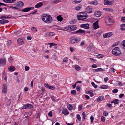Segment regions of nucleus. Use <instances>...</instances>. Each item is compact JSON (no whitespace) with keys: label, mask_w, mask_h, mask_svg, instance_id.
Here are the masks:
<instances>
[{"label":"nucleus","mask_w":125,"mask_h":125,"mask_svg":"<svg viewBox=\"0 0 125 125\" xmlns=\"http://www.w3.org/2000/svg\"><path fill=\"white\" fill-rule=\"evenodd\" d=\"M85 43V42L84 41H83L80 43V45L81 46H83L84 45Z\"/></svg>","instance_id":"63"},{"label":"nucleus","mask_w":125,"mask_h":125,"mask_svg":"<svg viewBox=\"0 0 125 125\" xmlns=\"http://www.w3.org/2000/svg\"><path fill=\"white\" fill-rule=\"evenodd\" d=\"M24 5L22 1H19L14 4V5L15 6L18 7L19 8L23 7Z\"/></svg>","instance_id":"8"},{"label":"nucleus","mask_w":125,"mask_h":125,"mask_svg":"<svg viewBox=\"0 0 125 125\" xmlns=\"http://www.w3.org/2000/svg\"><path fill=\"white\" fill-rule=\"evenodd\" d=\"M6 60L5 58H1L0 59V64L1 66H4L6 65Z\"/></svg>","instance_id":"9"},{"label":"nucleus","mask_w":125,"mask_h":125,"mask_svg":"<svg viewBox=\"0 0 125 125\" xmlns=\"http://www.w3.org/2000/svg\"><path fill=\"white\" fill-rule=\"evenodd\" d=\"M43 5V3L42 2L38 3L35 5V7L36 8H38L41 7Z\"/></svg>","instance_id":"20"},{"label":"nucleus","mask_w":125,"mask_h":125,"mask_svg":"<svg viewBox=\"0 0 125 125\" xmlns=\"http://www.w3.org/2000/svg\"><path fill=\"white\" fill-rule=\"evenodd\" d=\"M44 85L45 87L48 88L49 85L47 83H44Z\"/></svg>","instance_id":"58"},{"label":"nucleus","mask_w":125,"mask_h":125,"mask_svg":"<svg viewBox=\"0 0 125 125\" xmlns=\"http://www.w3.org/2000/svg\"><path fill=\"white\" fill-rule=\"evenodd\" d=\"M118 90L117 89H115L113 90L112 91L113 93H115L118 92Z\"/></svg>","instance_id":"50"},{"label":"nucleus","mask_w":125,"mask_h":125,"mask_svg":"<svg viewBox=\"0 0 125 125\" xmlns=\"http://www.w3.org/2000/svg\"><path fill=\"white\" fill-rule=\"evenodd\" d=\"M75 69L77 71H79L80 70V67L78 65H75Z\"/></svg>","instance_id":"32"},{"label":"nucleus","mask_w":125,"mask_h":125,"mask_svg":"<svg viewBox=\"0 0 125 125\" xmlns=\"http://www.w3.org/2000/svg\"><path fill=\"white\" fill-rule=\"evenodd\" d=\"M91 84L95 88H96L97 87V85L96 84H95L94 82H92L91 83Z\"/></svg>","instance_id":"37"},{"label":"nucleus","mask_w":125,"mask_h":125,"mask_svg":"<svg viewBox=\"0 0 125 125\" xmlns=\"http://www.w3.org/2000/svg\"><path fill=\"white\" fill-rule=\"evenodd\" d=\"M123 48L125 50V40H124L123 41Z\"/></svg>","instance_id":"40"},{"label":"nucleus","mask_w":125,"mask_h":125,"mask_svg":"<svg viewBox=\"0 0 125 125\" xmlns=\"http://www.w3.org/2000/svg\"><path fill=\"white\" fill-rule=\"evenodd\" d=\"M81 14L78 15L77 16V17L78 20H80L86 19L88 15L85 13H81Z\"/></svg>","instance_id":"5"},{"label":"nucleus","mask_w":125,"mask_h":125,"mask_svg":"<svg viewBox=\"0 0 125 125\" xmlns=\"http://www.w3.org/2000/svg\"><path fill=\"white\" fill-rule=\"evenodd\" d=\"M101 120L102 122H104L105 121V118L103 116H102L101 117Z\"/></svg>","instance_id":"45"},{"label":"nucleus","mask_w":125,"mask_h":125,"mask_svg":"<svg viewBox=\"0 0 125 125\" xmlns=\"http://www.w3.org/2000/svg\"><path fill=\"white\" fill-rule=\"evenodd\" d=\"M76 118L79 121H80L81 119V117L79 115H76Z\"/></svg>","instance_id":"44"},{"label":"nucleus","mask_w":125,"mask_h":125,"mask_svg":"<svg viewBox=\"0 0 125 125\" xmlns=\"http://www.w3.org/2000/svg\"><path fill=\"white\" fill-rule=\"evenodd\" d=\"M105 21L106 24L108 25H110L112 24L113 19L111 16H107L105 18Z\"/></svg>","instance_id":"3"},{"label":"nucleus","mask_w":125,"mask_h":125,"mask_svg":"<svg viewBox=\"0 0 125 125\" xmlns=\"http://www.w3.org/2000/svg\"><path fill=\"white\" fill-rule=\"evenodd\" d=\"M31 9V8L30 7L27 8L22 10V11L25 12H26L30 11Z\"/></svg>","instance_id":"25"},{"label":"nucleus","mask_w":125,"mask_h":125,"mask_svg":"<svg viewBox=\"0 0 125 125\" xmlns=\"http://www.w3.org/2000/svg\"><path fill=\"white\" fill-rule=\"evenodd\" d=\"M82 0H74V2L75 3H78L80 2Z\"/></svg>","instance_id":"49"},{"label":"nucleus","mask_w":125,"mask_h":125,"mask_svg":"<svg viewBox=\"0 0 125 125\" xmlns=\"http://www.w3.org/2000/svg\"><path fill=\"white\" fill-rule=\"evenodd\" d=\"M121 20L122 21L125 22V17L122 18Z\"/></svg>","instance_id":"59"},{"label":"nucleus","mask_w":125,"mask_h":125,"mask_svg":"<svg viewBox=\"0 0 125 125\" xmlns=\"http://www.w3.org/2000/svg\"><path fill=\"white\" fill-rule=\"evenodd\" d=\"M92 67L93 68H96L97 67V66L96 64H94L92 65Z\"/></svg>","instance_id":"55"},{"label":"nucleus","mask_w":125,"mask_h":125,"mask_svg":"<svg viewBox=\"0 0 125 125\" xmlns=\"http://www.w3.org/2000/svg\"><path fill=\"white\" fill-rule=\"evenodd\" d=\"M85 32V31L81 29H79L78 30L73 32V34H83Z\"/></svg>","instance_id":"10"},{"label":"nucleus","mask_w":125,"mask_h":125,"mask_svg":"<svg viewBox=\"0 0 125 125\" xmlns=\"http://www.w3.org/2000/svg\"><path fill=\"white\" fill-rule=\"evenodd\" d=\"M120 30L122 31L125 30V24H122L120 25Z\"/></svg>","instance_id":"27"},{"label":"nucleus","mask_w":125,"mask_h":125,"mask_svg":"<svg viewBox=\"0 0 125 125\" xmlns=\"http://www.w3.org/2000/svg\"><path fill=\"white\" fill-rule=\"evenodd\" d=\"M92 8L90 6H88L86 9V11L88 13H90L92 12Z\"/></svg>","instance_id":"13"},{"label":"nucleus","mask_w":125,"mask_h":125,"mask_svg":"<svg viewBox=\"0 0 125 125\" xmlns=\"http://www.w3.org/2000/svg\"><path fill=\"white\" fill-rule=\"evenodd\" d=\"M48 88L49 89L53 90L54 89V87L53 86H51L49 85Z\"/></svg>","instance_id":"48"},{"label":"nucleus","mask_w":125,"mask_h":125,"mask_svg":"<svg viewBox=\"0 0 125 125\" xmlns=\"http://www.w3.org/2000/svg\"><path fill=\"white\" fill-rule=\"evenodd\" d=\"M108 114V113L106 111H104L103 113V115L104 116H107Z\"/></svg>","instance_id":"51"},{"label":"nucleus","mask_w":125,"mask_h":125,"mask_svg":"<svg viewBox=\"0 0 125 125\" xmlns=\"http://www.w3.org/2000/svg\"><path fill=\"white\" fill-rule=\"evenodd\" d=\"M62 113L64 114L65 115H68L69 114V113L68 112L67 110L65 109H63V110L62 112Z\"/></svg>","instance_id":"23"},{"label":"nucleus","mask_w":125,"mask_h":125,"mask_svg":"<svg viewBox=\"0 0 125 125\" xmlns=\"http://www.w3.org/2000/svg\"><path fill=\"white\" fill-rule=\"evenodd\" d=\"M3 1L7 3H13L16 1V0H3Z\"/></svg>","instance_id":"17"},{"label":"nucleus","mask_w":125,"mask_h":125,"mask_svg":"<svg viewBox=\"0 0 125 125\" xmlns=\"http://www.w3.org/2000/svg\"><path fill=\"white\" fill-rule=\"evenodd\" d=\"M74 21H73V20H72L71 21H70V23L71 24H74L75 22H76V20L74 19L73 20Z\"/></svg>","instance_id":"42"},{"label":"nucleus","mask_w":125,"mask_h":125,"mask_svg":"<svg viewBox=\"0 0 125 125\" xmlns=\"http://www.w3.org/2000/svg\"><path fill=\"white\" fill-rule=\"evenodd\" d=\"M81 8V7L80 6H77L75 7V10H80Z\"/></svg>","instance_id":"47"},{"label":"nucleus","mask_w":125,"mask_h":125,"mask_svg":"<svg viewBox=\"0 0 125 125\" xmlns=\"http://www.w3.org/2000/svg\"><path fill=\"white\" fill-rule=\"evenodd\" d=\"M112 52L114 55L118 56L120 55L121 54L120 51L118 47H116L112 51Z\"/></svg>","instance_id":"4"},{"label":"nucleus","mask_w":125,"mask_h":125,"mask_svg":"<svg viewBox=\"0 0 125 125\" xmlns=\"http://www.w3.org/2000/svg\"><path fill=\"white\" fill-rule=\"evenodd\" d=\"M119 100L117 99H116L111 102V103H114L115 104H118V101Z\"/></svg>","instance_id":"29"},{"label":"nucleus","mask_w":125,"mask_h":125,"mask_svg":"<svg viewBox=\"0 0 125 125\" xmlns=\"http://www.w3.org/2000/svg\"><path fill=\"white\" fill-rule=\"evenodd\" d=\"M17 43L20 45H22L24 43L23 40L21 39H19L17 40Z\"/></svg>","instance_id":"15"},{"label":"nucleus","mask_w":125,"mask_h":125,"mask_svg":"<svg viewBox=\"0 0 125 125\" xmlns=\"http://www.w3.org/2000/svg\"><path fill=\"white\" fill-rule=\"evenodd\" d=\"M81 27L85 29H88L89 28V25L88 24H83L81 25Z\"/></svg>","instance_id":"16"},{"label":"nucleus","mask_w":125,"mask_h":125,"mask_svg":"<svg viewBox=\"0 0 125 125\" xmlns=\"http://www.w3.org/2000/svg\"><path fill=\"white\" fill-rule=\"evenodd\" d=\"M8 70L10 72L14 71L15 69V68L12 66H11L8 67Z\"/></svg>","instance_id":"24"},{"label":"nucleus","mask_w":125,"mask_h":125,"mask_svg":"<svg viewBox=\"0 0 125 125\" xmlns=\"http://www.w3.org/2000/svg\"><path fill=\"white\" fill-rule=\"evenodd\" d=\"M8 60L10 62H11L13 61L12 58L11 57H10L8 59Z\"/></svg>","instance_id":"60"},{"label":"nucleus","mask_w":125,"mask_h":125,"mask_svg":"<svg viewBox=\"0 0 125 125\" xmlns=\"http://www.w3.org/2000/svg\"><path fill=\"white\" fill-rule=\"evenodd\" d=\"M81 41V37L80 36H73L70 40L69 43L70 44H74L79 43Z\"/></svg>","instance_id":"1"},{"label":"nucleus","mask_w":125,"mask_h":125,"mask_svg":"<svg viewBox=\"0 0 125 125\" xmlns=\"http://www.w3.org/2000/svg\"><path fill=\"white\" fill-rule=\"evenodd\" d=\"M57 20L59 21H62L63 19V18L61 17V15L57 16L56 17Z\"/></svg>","instance_id":"22"},{"label":"nucleus","mask_w":125,"mask_h":125,"mask_svg":"<svg viewBox=\"0 0 125 125\" xmlns=\"http://www.w3.org/2000/svg\"><path fill=\"white\" fill-rule=\"evenodd\" d=\"M82 115H83V118L84 119H85L86 116L84 113V112H83V113Z\"/></svg>","instance_id":"56"},{"label":"nucleus","mask_w":125,"mask_h":125,"mask_svg":"<svg viewBox=\"0 0 125 125\" xmlns=\"http://www.w3.org/2000/svg\"><path fill=\"white\" fill-rule=\"evenodd\" d=\"M93 47L92 46L88 47L87 48V50L88 51H90L93 49Z\"/></svg>","instance_id":"34"},{"label":"nucleus","mask_w":125,"mask_h":125,"mask_svg":"<svg viewBox=\"0 0 125 125\" xmlns=\"http://www.w3.org/2000/svg\"><path fill=\"white\" fill-rule=\"evenodd\" d=\"M104 10H105L108 12H112L113 11V10L110 8H105L103 9Z\"/></svg>","instance_id":"21"},{"label":"nucleus","mask_w":125,"mask_h":125,"mask_svg":"<svg viewBox=\"0 0 125 125\" xmlns=\"http://www.w3.org/2000/svg\"><path fill=\"white\" fill-rule=\"evenodd\" d=\"M98 21H97L93 24L94 28L95 29H96L99 27V26L98 24Z\"/></svg>","instance_id":"12"},{"label":"nucleus","mask_w":125,"mask_h":125,"mask_svg":"<svg viewBox=\"0 0 125 125\" xmlns=\"http://www.w3.org/2000/svg\"><path fill=\"white\" fill-rule=\"evenodd\" d=\"M90 119L92 123H93L94 122V117L93 116H91L90 117Z\"/></svg>","instance_id":"57"},{"label":"nucleus","mask_w":125,"mask_h":125,"mask_svg":"<svg viewBox=\"0 0 125 125\" xmlns=\"http://www.w3.org/2000/svg\"><path fill=\"white\" fill-rule=\"evenodd\" d=\"M104 99V97L102 96H100L97 98V101L100 102L102 100Z\"/></svg>","instance_id":"31"},{"label":"nucleus","mask_w":125,"mask_h":125,"mask_svg":"<svg viewBox=\"0 0 125 125\" xmlns=\"http://www.w3.org/2000/svg\"><path fill=\"white\" fill-rule=\"evenodd\" d=\"M26 108H27V104L24 105L22 107L23 109H25Z\"/></svg>","instance_id":"62"},{"label":"nucleus","mask_w":125,"mask_h":125,"mask_svg":"<svg viewBox=\"0 0 125 125\" xmlns=\"http://www.w3.org/2000/svg\"><path fill=\"white\" fill-rule=\"evenodd\" d=\"M71 93L72 94H73L74 95L76 94V91L74 90H72L71 91Z\"/></svg>","instance_id":"53"},{"label":"nucleus","mask_w":125,"mask_h":125,"mask_svg":"<svg viewBox=\"0 0 125 125\" xmlns=\"http://www.w3.org/2000/svg\"><path fill=\"white\" fill-rule=\"evenodd\" d=\"M113 2V0H104V4L106 5L112 6Z\"/></svg>","instance_id":"6"},{"label":"nucleus","mask_w":125,"mask_h":125,"mask_svg":"<svg viewBox=\"0 0 125 125\" xmlns=\"http://www.w3.org/2000/svg\"><path fill=\"white\" fill-rule=\"evenodd\" d=\"M1 19H8L10 18V17L8 16H5L3 15L0 17Z\"/></svg>","instance_id":"35"},{"label":"nucleus","mask_w":125,"mask_h":125,"mask_svg":"<svg viewBox=\"0 0 125 125\" xmlns=\"http://www.w3.org/2000/svg\"><path fill=\"white\" fill-rule=\"evenodd\" d=\"M42 19L43 21L47 23H51L52 21V18L50 15L47 16L45 14L43 15Z\"/></svg>","instance_id":"2"},{"label":"nucleus","mask_w":125,"mask_h":125,"mask_svg":"<svg viewBox=\"0 0 125 125\" xmlns=\"http://www.w3.org/2000/svg\"><path fill=\"white\" fill-rule=\"evenodd\" d=\"M89 3L90 4H93V5H97V3H96L94 1H92L91 2H89Z\"/></svg>","instance_id":"41"},{"label":"nucleus","mask_w":125,"mask_h":125,"mask_svg":"<svg viewBox=\"0 0 125 125\" xmlns=\"http://www.w3.org/2000/svg\"><path fill=\"white\" fill-rule=\"evenodd\" d=\"M68 109L70 110H72L73 109L72 106L70 104H69L68 106Z\"/></svg>","instance_id":"43"},{"label":"nucleus","mask_w":125,"mask_h":125,"mask_svg":"<svg viewBox=\"0 0 125 125\" xmlns=\"http://www.w3.org/2000/svg\"><path fill=\"white\" fill-rule=\"evenodd\" d=\"M11 43V41L10 40H8L7 41V46H9Z\"/></svg>","instance_id":"39"},{"label":"nucleus","mask_w":125,"mask_h":125,"mask_svg":"<svg viewBox=\"0 0 125 125\" xmlns=\"http://www.w3.org/2000/svg\"><path fill=\"white\" fill-rule=\"evenodd\" d=\"M7 91L6 85V84H4L3 86L2 92L3 93H6Z\"/></svg>","instance_id":"14"},{"label":"nucleus","mask_w":125,"mask_h":125,"mask_svg":"<svg viewBox=\"0 0 125 125\" xmlns=\"http://www.w3.org/2000/svg\"><path fill=\"white\" fill-rule=\"evenodd\" d=\"M97 57L99 58H102L104 57V55L102 54H99L97 55Z\"/></svg>","instance_id":"38"},{"label":"nucleus","mask_w":125,"mask_h":125,"mask_svg":"<svg viewBox=\"0 0 125 125\" xmlns=\"http://www.w3.org/2000/svg\"><path fill=\"white\" fill-rule=\"evenodd\" d=\"M98 72L103 71H104L103 69L101 68H97Z\"/></svg>","instance_id":"61"},{"label":"nucleus","mask_w":125,"mask_h":125,"mask_svg":"<svg viewBox=\"0 0 125 125\" xmlns=\"http://www.w3.org/2000/svg\"><path fill=\"white\" fill-rule=\"evenodd\" d=\"M66 29L70 31H74L76 30L77 27L75 25H73L69 26L68 27H66Z\"/></svg>","instance_id":"7"},{"label":"nucleus","mask_w":125,"mask_h":125,"mask_svg":"<svg viewBox=\"0 0 125 125\" xmlns=\"http://www.w3.org/2000/svg\"><path fill=\"white\" fill-rule=\"evenodd\" d=\"M108 87L107 85H104L100 86V88L102 89H106Z\"/></svg>","instance_id":"30"},{"label":"nucleus","mask_w":125,"mask_h":125,"mask_svg":"<svg viewBox=\"0 0 125 125\" xmlns=\"http://www.w3.org/2000/svg\"><path fill=\"white\" fill-rule=\"evenodd\" d=\"M49 36H52L55 34V33L53 32H48L46 33Z\"/></svg>","instance_id":"28"},{"label":"nucleus","mask_w":125,"mask_h":125,"mask_svg":"<svg viewBox=\"0 0 125 125\" xmlns=\"http://www.w3.org/2000/svg\"><path fill=\"white\" fill-rule=\"evenodd\" d=\"M113 33L112 32H109L104 34L103 36L104 38H107L111 37L113 35Z\"/></svg>","instance_id":"11"},{"label":"nucleus","mask_w":125,"mask_h":125,"mask_svg":"<svg viewBox=\"0 0 125 125\" xmlns=\"http://www.w3.org/2000/svg\"><path fill=\"white\" fill-rule=\"evenodd\" d=\"M27 108H32V105L31 104H27Z\"/></svg>","instance_id":"36"},{"label":"nucleus","mask_w":125,"mask_h":125,"mask_svg":"<svg viewBox=\"0 0 125 125\" xmlns=\"http://www.w3.org/2000/svg\"><path fill=\"white\" fill-rule=\"evenodd\" d=\"M94 14L96 17H99L101 15V13L100 11H97L95 12Z\"/></svg>","instance_id":"18"},{"label":"nucleus","mask_w":125,"mask_h":125,"mask_svg":"<svg viewBox=\"0 0 125 125\" xmlns=\"http://www.w3.org/2000/svg\"><path fill=\"white\" fill-rule=\"evenodd\" d=\"M48 115L52 117V112L51 111L49 112L48 113Z\"/></svg>","instance_id":"46"},{"label":"nucleus","mask_w":125,"mask_h":125,"mask_svg":"<svg viewBox=\"0 0 125 125\" xmlns=\"http://www.w3.org/2000/svg\"><path fill=\"white\" fill-rule=\"evenodd\" d=\"M6 101H7L6 103V106L7 107H8L10 104L11 102L9 100H7Z\"/></svg>","instance_id":"26"},{"label":"nucleus","mask_w":125,"mask_h":125,"mask_svg":"<svg viewBox=\"0 0 125 125\" xmlns=\"http://www.w3.org/2000/svg\"><path fill=\"white\" fill-rule=\"evenodd\" d=\"M80 87L79 86H78L76 87V89L78 91H80Z\"/></svg>","instance_id":"54"},{"label":"nucleus","mask_w":125,"mask_h":125,"mask_svg":"<svg viewBox=\"0 0 125 125\" xmlns=\"http://www.w3.org/2000/svg\"><path fill=\"white\" fill-rule=\"evenodd\" d=\"M124 94H121L119 95V97L120 98H121L122 97L124 96Z\"/></svg>","instance_id":"64"},{"label":"nucleus","mask_w":125,"mask_h":125,"mask_svg":"<svg viewBox=\"0 0 125 125\" xmlns=\"http://www.w3.org/2000/svg\"><path fill=\"white\" fill-rule=\"evenodd\" d=\"M31 30L32 31L35 32H36L37 31V29L35 27H33L31 29Z\"/></svg>","instance_id":"33"},{"label":"nucleus","mask_w":125,"mask_h":125,"mask_svg":"<svg viewBox=\"0 0 125 125\" xmlns=\"http://www.w3.org/2000/svg\"><path fill=\"white\" fill-rule=\"evenodd\" d=\"M30 69L29 67L28 66H25V71H28Z\"/></svg>","instance_id":"52"},{"label":"nucleus","mask_w":125,"mask_h":125,"mask_svg":"<svg viewBox=\"0 0 125 125\" xmlns=\"http://www.w3.org/2000/svg\"><path fill=\"white\" fill-rule=\"evenodd\" d=\"M9 22L8 20L4 19L0 20V23L1 24H5Z\"/></svg>","instance_id":"19"}]
</instances>
